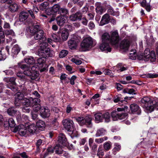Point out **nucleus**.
I'll use <instances>...</instances> for the list:
<instances>
[{"mask_svg":"<svg viewBox=\"0 0 158 158\" xmlns=\"http://www.w3.org/2000/svg\"><path fill=\"white\" fill-rule=\"evenodd\" d=\"M54 149L55 153L58 155H61L63 150L62 146L59 143H56L54 146Z\"/></svg>","mask_w":158,"mask_h":158,"instance_id":"obj_28","label":"nucleus"},{"mask_svg":"<svg viewBox=\"0 0 158 158\" xmlns=\"http://www.w3.org/2000/svg\"><path fill=\"white\" fill-rule=\"evenodd\" d=\"M10 6L9 7V10L11 13H14L17 12L19 9V6L18 4L15 2H13L10 4H8Z\"/></svg>","mask_w":158,"mask_h":158,"instance_id":"obj_23","label":"nucleus"},{"mask_svg":"<svg viewBox=\"0 0 158 158\" xmlns=\"http://www.w3.org/2000/svg\"><path fill=\"white\" fill-rule=\"evenodd\" d=\"M7 113L10 115L12 116H15L18 118L21 117V114L19 111L14 109L13 108L11 107L9 108L7 110Z\"/></svg>","mask_w":158,"mask_h":158,"instance_id":"obj_20","label":"nucleus"},{"mask_svg":"<svg viewBox=\"0 0 158 158\" xmlns=\"http://www.w3.org/2000/svg\"><path fill=\"white\" fill-rule=\"evenodd\" d=\"M77 121L80 125H85L88 127H91L92 126L91 123L92 118L90 117H86L85 118L80 117L76 118Z\"/></svg>","mask_w":158,"mask_h":158,"instance_id":"obj_5","label":"nucleus"},{"mask_svg":"<svg viewBox=\"0 0 158 158\" xmlns=\"http://www.w3.org/2000/svg\"><path fill=\"white\" fill-rule=\"evenodd\" d=\"M103 118L105 119V121L106 122H108L110 120V115L109 113L106 112L103 114Z\"/></svg>","mask_w":158,"mask_h":158,"instance_id":"obj_51","label":"nucleus"},{"mask_svg":"<svg viewBox=\"0 0 158 158\" xmlns=\"http://www.w3.org/2000/svg\"><path fill=\"white\" fill-rule=\"evenodd\" d=\"M141 102L144 106L148 112H151L154 110V106H152L153 102L148 97H144L141 99Z\"/></svg>","mask_w":158,"mask_h":158,"instance_id":"obj_3","label":"nucleus"},{"mask_svg":"<svg viewBox=\"0 0 158 158\" xmlns=\"http://www.w3.org/2000/svg\"><path fill=\"white\" fill-rule=\"evenodd\" d=\"M29 107H30L23 106L22 108V110L24 112L29 113L31 110Z\"/></svg>","mask_w":158,"mask_h":158,"instance_id":"obj_62","label":"nucleus"},{"mask_svg":"<svg viewBox=\"0 0 158 158\" xmlns=\"http://www.w3.org/2000/svg\"><path fill=\"white\" fill-rule=\"evenodd\" d=\"M110 41L112 45L118 44L119 40V36L118 31H115L111 32Z\"/></svg>","mask_w":158,"mask_h":158,"instance_id":"obj_11","label":"nucleus"},{"mask_svg":"<svg viewBox=\"0 0 158 158\" xmlns=\"http://www.w3.org/2000/svg\"><path fill=\"white\" fill-rule=\"evenodd\" d=\"M25 62L29 64H32L35 63V61L33 57H30L25 59L24 60Z\"/></svg>","mask_w":158,"mask_h":158,"instance_id":"obj_41","label":"nucleus"},{"mask_svg":"<svg viewBox=\"0 0 158 158\" xmlns=\"http://www.w3.org/2000/svg\"><path fill=\"white\" fill-rule=\"evenodd\" d=\"M79 42V40L78 39H72L68 42V47L71 49H75L77 48Z\"/></svg>","mask_w":158,"mask_h":158,"instance_id":"obj_15","label":"nucleus"},{"mask_svg":"<svg viewBox=\"0 0 158 158\" xmlns=\"http://www.w3.org/2000/svg\"><path fill=\"white\" fill-rule=\"evenodd\" d=\"M36 126L39 128H41V130L44 129L45 126L44 122L42 120H39L36 122Z\"/></svg>","mask_w":158,"mask_h":158,"instance_id":"obj_40","label":"nucleus"},{"mask_svg":"<svg viewBox=\"0 0 158 158\" xmlns=\"http://www.w3.org/2000/svg\"><path fill=\"white\" fill-rule=\"evenodd\" d=\"M95 119L96 121L102 122L103 119V114L101 113H98L94 114Z\"/></svg>","mask_w":158,"mask_h":158,"instance_id":"obj_36","label":"nucleus"},{"mask_svg":"<svg viewBox=\"0 0 158 158\" xmlns=\"http://www.w3.org/2000/svg\"><path fill=\"white\" fill-rule=\"evenodd\" d=\"M36 127L34 124L30 125L27 128V131L28 133H34L36 130Z\"/></svg>","mask_w":158,"mask_h":158,"instance_id":"obj_33","label":"nucleus"},{"mask_svg":"<svg viewBox=\"0 0 158 158\" xmlns=\"http://www.w3.org/2000/svg\"><path fill=\"white\" fill-rule=\"evenodd\" d=\"M71 60L77 64H80L82 63V61L81 60H77L74 58H72Z\"/></svg>","mask_w":158,"mask_h":158,"instance_id":"obj_60","label":"nucleus"},{"mask_svg":"<svg viewBox=\"0 0 158 158\" xmlns=\"http://www.w3.org/2000/svg\"><path fill=\"white\" fill-rule=\"evenodd\" d=\"M107 138L106 137H105L102 138L96 139L95 140V141L98 143H101L103 142L104 140H107Z\"/></svg>","mask_w":158,"mask_h":158,"instance_id":"obj_54","label":"nucleus"},{"mask_svg":"<svg viewBox=\"0 0 158 158\" xmlns=\"http://www.w3.org/2000/svg\"><path fill=\"white\" fill-rule=\"evenodd\" d=\"M20 49L17 45H15L12 48L11 52L13 54L17 55L20 51Z\"/></svg>","mask_w":158,"mask_h":158,"instance_id":"obj_39","label":"nucleus"},{"mask_svg":"<svg viewBox=\"0 0 158 158\" xmlns=\"http://www.w3.org/2000/svg\"><path fill=\"white\" fill-rule=\"evenodd\" d=\"M60 8V6L59 4H55L51 7V11H52V12H53L54 13H56L59 12Z\"/></svg>","mask_w":158,"mask_h":158,"instance_id":"obj_37","label":"nucleus"},{"mask_svg":"<svg viewBox=\"0 0 158 158\" xmlns=\"http://www.w3.org/2000/svg\"><path fill=\"white\" fill-rule=\"evenodd\" d=\"M107 12L110 14L113 15H114V12L113 8L110 5H107L106 6Z\"/></svg>","mask_w":158,"mask_h":158,"instance_id":"obj_47","label":"nucleus"},{"mask_svg":"<svg viewBox=\"0 0 158 158\" xmlns=\"http://www.w3.org/2000/svg\"><path fill=\"white\" fill-rule=\"evenodd\" d=\"M5 34L6 35H10L13 36L14 35L15 33L12 30H6L5 31Z\"/></svg>","mask_w":158,"mask_h":158,"instance_id":"obj_57","label":"nucleus"},{"mask_svg":"<svg viewBox=\"0 0 158 158\" xmlns=\"http://www.w3.org/2000/svg\"><path fill=\"white\" fill-rule=\"evenodd\" d=\"M32 35L34 36V38L36 40L44 41L45 40V37L44 35L43 30H40L35 33H31Z\"/></svg>","mask_w":158,"mask_h":158,"instance_id":"obj_14","label":"nucleus"},{"mask_svg":"<svg viewBox=\"0 0 158 158\" xmlns=\"http://www.w3.org/2000/svg\"><path fill=\"white\" fill-rule=\"evenodd\" d=\"M58 13L60 14V16L66 17V15L69 14V10L66 8H60Z\"/></svg>","mask_w":158,"mask_h":158,"instance_id":"obj_30","label":"nucleus"},{"mask_svg":"<svg viewBox=\"0 0 158 158\" xmlns=\"http://www.w3.org/2000/svg\"><path fill=\"white\" fill-rule=\"evenodd\" d=\"M96 11L97 13L98 14L101 15L104 12V8L102 6L101 3L100 2H97L95 4Z\"/></svg>","mask_w":158,"mask_h":158,"instance_id":"obj_24","label":"nucleus"},{"mask_svg":"<svg viewBox=\"0 0 158 158\" xmlns=\"http://www.w3.org/2000/svg\"><path fill=\"white\" fill-rule=\"evenodd\" d=\"M15 132L18 131L19 134L22 136H23L28 133L27 128L23 124H20L16 127L15 129Z\"/></svg>","mask_w":158,"mask_h":158,"instance_id":"obj_12","label":"nucleus"},{"mask_svg":"<svg viewBox=\"0 0 158 158\" xmlns=\"http://www.w3.org/2000/svg\"><path fill=\"white\" fill-rule=\"evenodd\" d=\"M39 98H29L23 97V99L22 100V106H23L31 107L32 104L35 102H37L39 101Z\"/></svg>","mask_w":158,"mask_h":158,"instance_id":"obj_8","label":"nucleus"},{"mask_svg":"<svg viewBox=\"0 0 158 158\" xmlns=\"http://www.w3.org/2000/svg\"><path fill=\"white\" fill-rule=\"evenodd\" d=\"M41 27L39 25H36L34 26L33 28L29 29V31L30 33H33L37 31H39L40 30H42L40 29Z\"/></svg>","mask_w":158,"mask_h":158,"instance_id":"obj_34","label":"nucleus"},{"mask_svg":"<svg viewBox=\"0 0 158 158\" xmlns=\"http://www.w3.org/2000/svg\"><path fill=\"white\" fill-rule=\"evenodd\" d=\"M39 102H35V103H34L31 107L33 108V110L35 112L38 111L39 110H40L41 108L40 105V100L39 99Z\"/></svg>","mask_w":158,"mask_h":158,"instance_id":"obj_32","label":"nucleus"},{"mask_svg":"<svg viewBox=\"0 0 158 158\" xmlns=\"http://www.w3.org/2000/svg\"><path fill=\"white\" fill-rule=\"evenodd\" d=\"M5 34L2 31V29L0 30V40H2L3 42L5 40Z\"/></svg>","mask_w":158,"mask_h":158,"instance_id":"obj_56","label":"nucleus"},{"mask_svg":"<svg viewBox=\"0 0 158 158\" xmlns=\"http://www.w3.org/2000/svg\"><path fill=\"white\" fill-rule=\"evenodd\" d=\"M47 46L48 44L46 43H44L41 45L38 51V55L39 56L45 59L53 56L54 52L47 48Z\"/></svg>","mask_w":158,"mask_h":158,"instance_id":"obj_2","label":"nucleus"},{"mask_svg":"<svg viewBox=\"0 0 158 158\" xmlns=\"http://www.w3.org/2000/svg\"><path fill=\"white\" fill-rule=\"evenodd\" d=\"M45 139H39L36 143V145L37 150H39L41 148V146L42 144H43L45 143Z\"/></svg>","mask_w":158,"mask_h":158,"instance_id":"obj_38","label":"nucleus"},{"mask_svg":"<svg viewBox=\"0 0 158 158\" xmlns=\"http://www.w3.org/2000/svg\"><path fill=\"white\" fill-rule=\"evenodd\" d=\"M130 109L131 113L133 114H140L141 113V110L139 106L136 104H132L130 105Z\"/></svg>","mask_w":158,"mask_h":158,"instance_id":"obj_17","label":"nucleus"},{"mask_svg":"<svg viewBox=\"0 0 158 158\" xmlns=\"http://www.w3.org/2000/svg\"><path fill=\"white\" fill-rule=\"evenodd\" d=\"M41 116L43 118L48 117L50 114V111L48 108L41 107L40 110Z\"/></svg>","mask_w":158,"mask_h":158,"instance_id":"obj_19","label":"nucleus"},{"mask_svg":"<svg viewBox=\"0 0 158 158\" xmlns=\"http://www.w3.org/2000/svg\"><path fill=\"white\" fill-rule=\"evenodd\" d=\"M28 15L27 12L22 11L20 13L19 15V20L23 22L26 20L28 18Z\"/></svg>","mask_w":158,"mask_h":158,"instance_id":"obj_29","label":"nucleus"},{"mask_svg":"<svg viewBox=\"0 0 158 158\" xmlns=\"http://www.w3.org/2000/svg\"><path fill=\"white\" fill-rule=\"evenodd\" d=\"M22 92V94H24L25 95H27L29 93V90H27L26 87L23 85H22L21 86V90Z\"/></svg>","mask_w":158,"mask_h":158,"instance_id":"obj_43","label":"nucleus"},{"mask_svg":"<svg viewBox=\"0 0 158 158\" xmlns=\"http://www.w3.org/2000/svg\"><path fill=\"white\" fill-rule=\"evenodd\" d=\"M58 143L65 146L67 144V139L65 135L63 134H60L58 137Z\"/></svg>","mask_w":158,"mask_h":158,"instance_id":"obj_22","label":"nucleus"},{"mask_svg":"<svg viewBox=\"0 0 158 158\" xmlns=\"http://www.w3.org/2000/svg\"><path fill=\"white\" fill-rule=\"evenodd\" d=\"M46 59L44 58H40L37 60L36 64L39 67H42L46 62Z\"/></svg>","mask_w":158,"mask_h":158,"instance_id":"obj_31","label":"nucleus"},{"mask_svg":"<svg viewBox=\"0 0 158 158\" xmlns=\"http://www.w3.org/2000/svg\"><path fill=\"white\" fill-rule=\"evenodd\" d=\"M66 19V17L62 16H57L56 18L57 24L60 27H62L65 23Z\"/></svg>","mask_w":158,"mask_h":158,"instance_id":"obj_21","label":"nucleus"},{"mask_svg":"<svg viewBox=\"0 0 158 158\" xmlns=\"http://www.w3.org/2000/svg\"><path fill=\"white\" fill-rule=\"evenodd\" d=\"M127 114L126 113H120L118 111H113L111 113V115L114 121L125 118L127 116Z\"/></svg>","mask_w":158,"mask_h":158,"instance_id":"obj_10","label":"nucleus"},{"mask_svg":"<svg viewBox=\"0 0 158 158\" xmlns=\"http://www.w3.org/2000/svg\"><path fill=\"white\" fill-rule=\"evenodd\" d=\"M82 17L81 13L80 11H78L74 14L71 15L69 17L70 20L72 21H75L77 20H81V19Z\"/></svg>","mask_w":158,"mask_h":158,"instance_id":"obj_18","label":"nucleus"},{"mask_svg":"<svg viewBox=\"0 0 158 158\" xmlns=\"http://www.w3.org/2000/svg\"><path fill=\"white\" fill-rule=\"evenodd\" d=\"M111 19L110 16L107 14H106L104 15L102 17L100 21L101 25H103L109 23L110 20Z\"/></svg>","mask_w":158,"mask_h":158,"instance_id":"obj_25","label":"nucleus"},{"mask_svg":"<svg viewBox=\"0 0 158 158\" xmlns=\"http://www.w3.org/2000/svg\"><path fill=\"white\" fill-rule=\"evenodd\" d=\"M128 109V107L127 106H125L123 108H117V111L115 110L114 111H118V112H119L120 111H126L125 110H126V111H127V110Z\"/></svg>","mask_w":158,"mask_h":158,"instance_id":"obj_58","label":"nucleus"},{"mask_svg":"<svg viewBox=\"0 0 158 158\" xmlns=\"http://www.w3.org/2000/svg\"><path fill=\"white\" fill-rule=\"evenodd\" d=\"M103 72L105 74L112 75L113 73L112 71L108 69H105Z\"/></svg>","mask_w":158,"mask_h":158,"instance_id":"obj_63","label":"nucleus"},{"mask_svg":"<svg viewBox=\"0 0 158 158\" xmlns=\"http://www.w3.org/2000/svg\"><path fill=\"white\" fill-rule=\"evenodd\" d=\"M80 0H71V1L75 4H77L80 7H81L84 4L83 1H80Z\"/></svg>","mask_w":158,"mask_h":158,"instance_id":"obj_46","label":"nucleus"},{"mask_svg":"<svg viewBox=\"0 0 158 158\" xmlns=\"http://www.w3.org/2000/svg\"><path fill=\"white\" fill-rule=\"evenodd\" d=\"M105 132V130L103 128H100L96 132L95 135L96 137L99 136Z\"/></svg>","mask_w":158,"mask_h":158,"instance_id":"obj_50","label":"nucleus"},{"mask_svg":"<svg viewBox=\"0 0 158 158\" xmlns=\"http://www.w3.org/2000/svg\"><path fill=\"white\" fill-rule=\"evenodd\" d=\"M62 39L63 41L66 40L69 36V33L66 30H63L61 34Z\"/></svg>","mask_w":158,"mask_h":158,"instance_id":"obj_35","label":"nucleus"},{"mask_svg":"<svg viewBox=\"0 0 158 158\" xmlns=\"http://www.w3.org/2000/svg\"><path fill=\"white\" fill-rule=\"evenodd\" d=\"M93 40L91 37L85 38L82 41L81 45V47L83 48L87 49L93 46Z\"/></svg>","mask_w":158,"mask_h":158,"instance_id":"obj_9","label":"nucleus"},{"mask_svg":"<svg viewBox=\"0 0 158 158\" xmlns=\"http://www.w3.org/2000/svg\"><path fill=\"white\" fill-rule=\"evenodd\" d=\"M102 148V146H100L98 148L97 153V155L98 156L99 158H102L104 155L103 152Z\"/></svg>","mask_w":158,"mask_h":158,"instance_id":"obj_49","label":"nucleus"},{"mask_svg":"<svg viewBox=\"0 0 158 158\" xmlns=\"http://www.w3.org/2000/svg\"><path fill=\"white\" fill-rule=\"evenodd\" d=\"M64 128L68 132L73 133L74 129V123L73 121L69 118L64 119L62 121Z\"/></svg>","mask_w":158,"mask_h":158,"instance_id":"obj_4","label":"nucleus"},{"mask_svg":"<svg viewBox=\"0 0 158 158\" xmlns=\"http://www.w3.org/2000/svg\"><path fill=\"white\" fill-rule=\"evenodd\" d=\"M17 76L19 77L20 79L23 80L24 81H27V77H26L24 75V73L21 72H18L17 73Z\"/></svg>","mask_w":158,"mask_h":158,"instance_id":"obj_44","label":"nucleus"},{"mask_svg":"<svg viewBox=\"0 0 158 158\" xmlns=\"http://www.w3.org/2000/svg\"><path fill=\"white\" fill-rule=\"evenodd\" d=\"M18 66L19 68L24 70L23 73L24 75L28 77L29 78H27V81L31 82L33 80H35L37 78L38 74L31 72L30 66L26 64H22L21 63H18Z\"/></svg>","mask_w":158,"mask_h":158,"instance_id":"obj_1","label":"nucleus"},{"mask_svg":"<svg viewBox=\"0 0 158 158\" xmlns=\"http://www.w3.org/2000/svg\"><path fill=\"white\" fill-rule=\"evenodd\" d=\"M88 9V8L86 6H84L81 9V15H82L83 14L86 13Z\"/></svg>","mask_w":158,"mask_h":158,"instance_id":"obj_64","label":"nucleus"},{"mask_svg":"<svg viewBox=\"0 0 158 158\" xmlns=\"http://www.w3.org/2000/svg\"><path fill=\"white\" fill-rule=\"evenodd\" d=\"M109 44V43L107 42L103 43L102 42V43L100 46V49L102 50H107L108 52H110L111 51V48L110 47Z\"/></svg>","mask_w":158,"mask_h":158,"instance_id":"obj_26","label":"nucleus"},{"mask_svg":"<svg viewBox=\"0 0 158 158\" xmlns=\"http://www.w3.org/2000/svg\"><path fill=\"white\" fill-rule=\"evenodd\" d=\"M15 105L16 107H19L22 106V100L23 99V95L21 93L18 92L15 95Z\"/></svg>","mask_w":158,"mask_h":158,"instance_id":"obj_13","label":"nucleus"},{"mask_svg":"<svg viewBox=\"0 0 158 158\" xmlns=\"http://www.w3.org/2000/svg\"><path fill=\"white\" fill-rule=\"evenodd\" d=\"M8 123L9 126L11 127H13L15 125V121L12 118H10L9 119Z\"/></svg>","mask_w":158,"mask_h":158,"instance_id":"obj_52","label":"nucleus"},{"mask_svg":"<svg viewBox=\"0 0 158 158\" xmlns=\"http://www.w3.org/2000/svg\"><path fill=\"white\" fill-rule=\"evenodd\" d=\"M111 144L108 142H106L104 144V147L105 150H109L111 147Z\"/></svg>","mask_w":158,"mask_h":158,"instance_id":"obj_59","label":"nucleus"},{"mask_svg":"<svg viewBox=\"0 0 158 158\" xmlns=\"http://www.w3.org/2000/svg\"><path fill=\"white\" fill-rule=\"evenodd\" d=\"M52 37L54 40V41L56 42H60L61 40L60 37L56 34H53L52 35Z\"/></svg>","mask_w":158,"mask_h":158,"instance_id":"obj_55","label":"nucleus"},{"mask_svg":"<svg viewBox=\"0 0 158 158\" xmlns=\"http://www.w3.org/2000/svg\"><path fill=\"white\" fill-rule=\"evenodd\" d=\"M149 59L151 61H155L156 60V54L154 51H152L150 52L149 49H146L144 52L143 60L147 61Z\"/></svg>","mask_w":158,"mask_h":158,"instance_id":"obj_7","label":"nucleus"},{"mask_svg":"<svg viewBox=\"0 0 158 158\" xmlns=\"http://www.w3.org/2000/svg\"><path fill=\"white\" fill-rule=\"evenodd\" d=\"M55 151L54 149V147L52 148L51 147H48L47 149V152H48V153H45L44 154V156H47L48 155V153L51 154L54 152Z\"/></svg>","mask_w":158,"mask_h":158,"instance_id":"obj_53","label":"nucleus"},{"mask_svg":"<svg viewBox=\"0 0 158 158\" xmlns=\"http://www.w3.org/2000/svg\"><path fill=\"white\" fill-rule=\"evenodd\" d=\"M122 96L121 94H119L117 95L114 99V102H122L124 100H123V98H122Z\"/></svg>","mask_w":158,"mask_h":158,"instance_id":"obj_45","label":"nucleus"},{"mask_svg":"<svg viewBox=\"0 0 158 158\" xmlns=\"http://www.w3.org/2000/svg\"><path fill=\"white\" fill-rule=\"evenodd\" d=\"M16 78L14 77H11L10 78H5L4 79V81L7 83L6 84V86L7 87L11 89L13 91L16 90L15 86L16 83L15 81Z\"/></svg>","mask_w":158,"mask_h":158,"instance_id":"obj_6","label":"nucleus"},{"mask_svg":"<svg viewBox=\"0 0 158 158\" xmlns=\"http://www.w3.org/2000/svg\"><path fill=\"white\" fill-rule=\"evenodd\" d=\"M68 52L65 50H63L60 52L59 56L60 58H63L65 57L68 54Z\"/></svg>","mask_w":158,"mask_h":158,"instance_id":"obj_48","label":"nucleus"},{"mask_svg":"<svg viewBox=\"0 0 158 158\" xmlns=\"http://www.w3.org/2000/svg\"><path fill=\"white\" fill-rule=\"evenodd\" d=\"M81 21L82 23L84 25L86 26L87 25L88 20L85 17H82L81 19Z\"/></svg>","mask_w":158,"mask_h":158,"instance_id":"obj_61","label":"nucleus"},{"mask_svg":"<svg viewBox=\"0 0 158 158\" xmlns=\"http://www.w3.org/2000/svg\"><path fill=\"white\" fill-rule=\"evenodd\" d=\"M130 42L128 40L124 39L120 42V48L124 51L128 50L130 46Z\"/></svg>","mask_w":158,"mask_h":158,"instance_id":"obj_16","label":"nucleus"},{"mask_svg":"<svg viewBox=\"0 0 158 158\" xmlns=\"http://www.w3.org/2000/svg\"><path fill=\"white\" fill-rule=\"evenodd\" d=\"M110 39V36L108 33H104L102 36V42L103 43H111Z\"/></svg>","mask_w":158,"mask_h":158,"instance_id":"obj_27","label":"nucleus"},{"mask_svg":"<svg viewBox=\"0 0 158 158\" xmlns=\"http://www.w3.org/2000/svg\"><path fill=\"white\" fill-rule=\"evenodd\" d=\"M130 53V58L132 60H135L136 58V51L135 49H132L131 50Z\"/></svg>","mask_w":158,"mask_h":158,"instance_id":"obj_42","label":"nucleus"}]
</instances>
